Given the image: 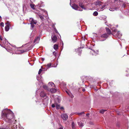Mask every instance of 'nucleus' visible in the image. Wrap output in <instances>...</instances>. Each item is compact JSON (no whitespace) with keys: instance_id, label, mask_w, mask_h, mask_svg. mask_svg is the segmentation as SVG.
Wrapping results in <instances>:
<instances>
[{"instance_id":"1","label":"nucleus","mask_w":129,"mask_h":129,"mask_svg":"<svg viewBox=\"0 0 129 129\" xmlns=\"http://www.w3.org/2000/svg\"><path fill=\"white\" fill-rule=\"evenodd\" d=\"M12 114L13 112L10 110L6 109L2 111L1 116L3 119L6 121H9L12 116Z\"/></svg>"},{"instance_id":"2","label":"nucleus","mask_w":129,"mask_h":129,"mask_svg":"<svg viewBox=\"0 0 129 129\" xmlns=\"http://www.w3.org/2000/svg\"><path fill=\"white\" fill-rule=\"evenodd\" d=\"M61 117L63 120H66L68 118V116L66 114H63L61 115Z\"/></svg>"},{"instance_id":"3","label":"nucleus","mask_w":129,"mask_h":129,"mask_svg":"<svg viewBox=\"0 0 129 129\" xmlns=\"http://www.w3.org/2000/svg\"><path fill=\"white\" fill-rule=\"evenodd\" d=\"M108 37V35L107 34H104L102 35L101 36L100 39L102 38L105 39H104L103 40H101V41H104L105 40V39Z\"/></svg>"},{"instance_id":"4","label":"nucleus","mask_w":129,"mask_h":129,"mask_svg":"<svg viewBox=\"0 0 129 129\" xmlns=\"http://www.w3.org/2000/svg\"><path fill=\"white\" fill-rule=\"evenodd\" d=\"M57 38L55 35H54L52 36L51 37V39L53 43H55L56 42Z\"/></svg>"},{"instance_id":"5","label":"nucleus","mask_w":129,"mask_h":129,"mask_svg":"<svg viewBox=\"0 0 129 129\" xmlns=\"http://www.w3.org/2000/svg\"><path fill=\"white\" fill-rule=\"evenodd\" d=\"M29 21L30 22V24H36L37 23L36 20H34L33 18H30L29 19Z\"/></svg>"},{"instance_id":"6","label":"nucleus","mask_w":129,"mask_h":129,"mask_svg":"<svg viewBox=\"0 0 129 129\" xmlns=\"http://www.w3.org/2000/svg\"><path fill=\"white\" fill-rule=\"evenodd\" d=\"M40 40V38L39 37H37L35 38L34 41V42L36 44L38 43Z\"/></svg>"},{"instance_id":"7","label":"nucleus","mask_w":129,"mask_h":129,"mask_svg":"<svg viewBox=\"0 0 129 129\" xmlns=\"http://www.w3.org/2000/svg\"><path fill=\"white\" fill-rule=\"evenodd\" d=\"M72 7L73 9L75 10H79L78 9L79 8V7L78 5L76 4L73 5L72 6Z\"/></svg>"},{"instance_id":"8","label":"nucleus","mask_w":129,"mask_h":129,"mask_svg":"<svg viewBox=\"0 0 129 129\" xmlns=\"http://www.w3.org/2000/svg\"><path fill=\"white\" fill-rule=\"evenodd\" d=\"M79 6L82 9H83L84 10L86 9V8L85 7L84 5H83V3L81 2H80L79 3Z\"/></svg>"},{"instance_id":"9","label":"nucleus","mask_w":129,"mask_h":129,"mask_svg":"<svg viewBox=\"0 0 129 129\" xmlns=\"http://www.w3.org/2000/svg\"><path fill=\"white\" fill-rule=\"evenodd\" d=\"M10 24L8 23V24L5 27V30L6 31H8L10 29Z\"/></svg>"},{"instance_id":"10","label":"nucleus","mask_w":129,"mask_h":129,"mask_svg":"<svg viewBox=\"0 0 129 129\" xmlns=\"http://www.w3.org/2000/svg\"><path fill=\"white\" fill-rule=\"evenodd\" d=\"M105 6L106 5H103L101 8H100L97 11H102L103 10L105 9Z\"/></svg>"},{"instance_id":"11","label":"nucleus","mask_w":129,"mask_h":129,"mask_svg":"<svg viewBox=\"0 0 129 129\" xmlns=\"http://www.w3.org/2000/svg\"><path fill=\"white\" fill-rule=\"evenodd\" d=\"M106 30L107 32V34L108 35H110L111 34V30L108 27L106 28Z\"/></svg>"},{"instance_id":"12","label":"nucleus","mask_w":129,"mask_h":129,"mask_svg":"<svg viewBox=\"0 0 129 129\" xmlns=\"http://www.w3.org/2000/svg\"><path fill=\"white\" fill-rule=\"evenodd\" d=\"M46 95L44 91H42L40 93V96L42 97H44Z\"/></svg>"},{"instance_id":"13","label":"nucleus","mask_w":129,"mask_h":129,"mask_svg":"<svg viewBox=\"0 0 129 129\" xmlns=\"http://www.w3.org/2000/svg\"><path fill=\"white\" fill-rule=\"evenodd\" d=\"M50 90L51 92L52 93H55L56 91V89L53 87L50 89Z\"/></svg>"},{"instance_id":"14","label":"nucleus","mask_w":129,"mask_h":129,"mask_svg":"<svg viewBox=\"0 0 129 129\" xmlns=\"http://www.w3.org/2000/svg\"><path fill=\"white\" fill-rule=\"evenodd\" d=\"M48 85L49 86L51 85V86H52L53 87L55 86L53 82H49L48 84Z\"/></svg>"},{"instance_id":"15","label":"nucleus","mask_w":129,"mask_h":129,"mask_svg":"<svg viewBox=\"0 0 129 129\" xmlns=\"http://www.w3.org/2000/svg\"><path fill=\"white\" fill-rule=\"evenodd\" d=\"M53 48L54 49H55V50H56L57 49H58V45L57 44H55L53 45Z\"/></svg>"},{"instance_id":"16","label":"nucleus","mask_w":129,"mask_h":129,"mask_svg":"<svg viewBox=\"0 0 129 129\" xmlns=\"http://www.w3.org/2000/svg\"><path fill=\"white\" fill-rule=\"evenodd\" d=\"M66 92L71 98H73L74 97L73 95L71 93L68 92L67 91H66Z\"/></svg>"},{"instance_id":"17","label":"nucleus","mask_w":129,"mask_h":129,"mask_svg":"<svg viewBox=\"0 0 129 129\" xmlns=\"http://www.w3.org/2000/svg\"><path fill=\"white\" fill-rule=\"evenodd\" d=\"M72 126L73 129H75V124L73 121L72 122Z\"/></svg>"},{"instance_id":"18","label":"nucleus","mask_w":129,"mask_h":129,"mask_svg":"<svg viewBox=\"0 0 129 129\" xmlns=\"http://www.w3.org/2000/svg\"><path fill=\"white\" fill-rule=\"evenodd\" d=\"M78 125L80 126H81V127H82L83 126V123L81 122H79L78 123Z\"/></svg>"},{"instance_id":"19","label":"nucleus","mask_w":129,"mask_h":129,"mask_svg":"<svg viewBox=\"0 0 129 129\" xmlns=\"http://www.w3.org/2000/svg\"><path fill=\"white\" fill-rule=\"evenodd\" d=\"M30 6L31 8L33 9H35V8L34 7L35 5L33 4H30Z\"/></svg>"},{"instance_id":"20","label":"nucleus","mask_w":129,"mask_h":129,"mask_svg":"<svg viewBox=\"0 0 129 129\" xmlns=\"http://www.w3.org/2000/svg\"><path fill=\"white\" fill-rule=\"evenodd\" d=\"M55 105L56 106V108L57 109H59L60 108V105L59 104H55Z\"/></svg>"},{"instance_id":"21","label":"nucleus","mask_w":129,"mask_h":129,"mask_svg":"<svg viewBox=\"0 0 129 129\" xmlns=\"http://www.w3.org/2000/svg\"><path fill=\"white\" fill-rule=\"evenodd\" d=\"M106 110H104L103 109H102L100 111V113H101L103 114L104 113L105 111H106Z\"/></svg>"},{"instance_id":"22","label":"nucleus","mask_w":129,"mask_h":129,"mask_svg":"<svg viewBox=\"0 0 129 129\" xmlns=\"http://www.w3.org/2000/svg\"><path fill=\"white\" fill-rule=\"evenodd\" d=\"M98 14V13L96 11H95L93 13V15L94 16H96Z\"/></svg>"},{"instance_id":"23","label":"nucleus","mask_w":129,"mask_h":129,"mask_svg":"<svg viewBox=\"0 0 129 129\" xmlns=\"http://www.w3.org/2000/svg\"><path fill=\"white\" fill-rule=\"evenodd\" d=\"M38 15L42 20H44V17L42 16L41 15Z\"/></svg>"},{"instance_id":"24","label":"nucleus","mask_w":129,"mask_h":129,"mask_svg":"<svg viewBox=\"0 0 129 129\" xmlns=\"http://www.w3.org/2000/svg\"><path fill=\"white\" fill-rule=\"evenodd\" d=\"M43 88L47 90H48V88L47 87V86L45 85H44L43 86Z\"/></svg>"},{"instance_id":"25","label":"nucleus","mask_w":129,"mask_h":129,"mask_svg":"<svg viewBox=\"0 0 129 129\" xmlns=\"http://www.w3.org/2000/svg\"><path fill=\"white\" fill-rule=\"evenodd\" d=\"M28 51V50L27 49H24V50H21V52H26V51Z\"/></svg>"},{"instance_id":"26","label":"nucleus","mask_w":129,"mask_h":129,"mask_svg":"<svg viewBox=\"0 0 129 129\" xmlns=\"http://www.w3.org/2000/svg\"><path fill=\"white\" fill-rule=\"evenodd\" d=\"M51 63H49L47 65L48 68H49L51 66Z\"/></svg>"},{"instance_id":"27","label":"nucleus","mask_w":129,"mask_h":129,"mask_svg":"<svg viewBox=\"0 0 129 129\" xmlns=\"http://www.w3.org/2000/svg\"><path fill=\"white\" fill-rule=\"evenodd\" d=\"M42 71V70L41 69H40L38 73V74H40Z\"/></svg>"},{"instance_id":"28","label":"nucleus","mask_w":129,"mask_h":129,"mask_svg":"<svg viewBox=\"0 0 129 129\" xmlns=\"http://www.w3.org/2000/svg\"><path fill=\"white\" fill-rule=\"evenodd\" d=\"M53 54L55 56H56L57 55V52L55 51H54L53 52Z\"/></svg>"},{"instance_id":"29","label":"nucleus","mask_w":129,"mask_h":129,"mask_svg":"<svg viewBox=\"0 0 129 129\" xmlns=\"http://www.w3.org/2000/svg\"><path fill=\"white\" fill-rule=\"evenodd\" d=\"M115 10V9L114 8H111L109 9V10L110 11H114Z\"/></svg>"},{"instance_id":"30","label":"nucleus","mask_w":129,"mask_h":129,"mask_svg":"<svg viewBox=\"0 0 129 129\" xmlns=\"http://www.w3.org/2000/svg\"><path fill=\"white\" fill-rule=\"evenodd\" d=\"M84 112H83L79 113H78V115H80L83 114H84Z\"/></svg>"},{"instance_id":"31","label":"nucleus","mask_w":129,"mask_h":129,"mask_svg":"<svg viewBox=\"0 0 129 129\" xmlns=\"http://www.w3.org/2000/svg\"><path fill=\"white\" fill-rule=\"evenodd\" d=\"M0 25L1 26H4V23L3 22H2L0 23Z\"/></svg>"},{"instance_id":"32","label":"nucleus","mask_w":129,"mask_h":129,"mask_svg":"<svg viewBox=\"0 0 129 129\" xmlns=\"http://www.w3.org/2000/svg\"><path fill=\"white\" fill-rule=\"evenodd\" d=\"M55 105L54 104H52V108H54L55 107Z\"/></svg>"},{"instance_id":"33","label":"nucleus","mask_w":129,"mask_h":129,"mask_svg":"<svg viewBox=\"0 0 129 129\" xmlns=\"http://www.w3.org/2000/svg\"><path fill=\"white\" fill-rule=\"evenodd\" d=\"M31 27L32 28H33L35 26V25H34V24H31Z\"/></svg>"},{"instance_id":"34","label":"nucleus","mask_w":129,"mask_h":129,"mask_svg":"<svg viewBox=\"0 0 129 129\" xmlns=\"http://www.w3.org/2000/svg\"><path fill=\"white\" fill-rule=\"evenodd\" d=\"M60 126H61V127L59 129H63V126H62L61 125H60Z\"/></svg>"},{"instance_id":"35","label":"nucleus","mask_w":129,"mask_h":129,"mask_svg":"<svg viewBox=\"0 0 129 129\" xmlns=\"http://www.w3.org/2000/svg\"><path fill=\"white\" fill-rule=\"evenodd\" d=\"M0 40L1 41H2L3 40L2 37L1 36H0Z\"/></svg>"},{"instance_id":"36","label":"nucleus","mask_w":129,"mask_h":129,"mask_svg":"<svg viewBox=\"0 0 129 129\" xmlns=\"http://www.w3.org/2000/svg\"><path fill=\"white\" fill-rule=\"evenodd\" d=\"M61 110H62V109H64V108L63 107H60V108H59Z\"/></svg>"},{"instance_id":"37","label":"nucleus","mask_w":129,"mask_h":129,"mask_svg":"<svg viewBox=\"0 0 129 129\" xmlns=\"http://www.w3.org/2000/svg\"><path fill=\"white\" fill-rule=\"evenodd\" d=\"M93 52H94L93 54V52H91V53H92V55H95V53L93 51Z\"/></svg>"},{"instance_id":"38","label":"nucleus","mask_w":129,"mask_h":129,"mask_svg":"<svg viewBox=\"0 0 129 129\" xmlns=\"http://www.w3.org/2000/svg\"><path fill=\"white\" fill-rule=\"evenodd\" d=\"M85 90L84 88V89H82V91L83 92L85 91Z\"/></svg>"},{"instance_id":"39","label":"nucleus","mask_w":129,"mask_h":129,"mask_svg":"<svg viewBox=\"0 0 129 129\" xmlns=\"http://www.w3.org/2000/svg\"><path fill=\"white\" fill-rule=\"evenodd\" d=\"M89 115V113H87L86 114V116H88Z\"/></svg>"},{"instance_id":"40","label":"nucleus","mask_w":129,"mask_h":129,"mask_svg":"<svg viewBox=\"0 0 129 129\" xmlns=\"http://www.w3.org/2000/svg\"><path fill=\"white\" fill-rule=\"evenodd\" d=\"M123 6H124V7H125V4H123Z\"/></svg>"},{"instance_id":"41","label":"nucleus","mask_w":129,"mask_h":129,"mask_svg":"<svg viewBox=\"0 0 129 129\" xmlns=\"http://www.w3.org/2000/svg\"><path fill=\"white\" fill-rule=\"evenodd\" d=\"M0 129H5V128H0Z\"/></svg>"},{"instance_id":"42","label":"nucleus","mask_w":129,"mask_h":129,"mask_svg":"<svg viewBox=\"0 0 129 129\" xmlns=\"http://www.w3.org/2000/svg\"><path fill=\"white\" fill-rule=\"evenodd\" d=\"M2 18L0 16V19H1Z\"/></svg>"},{"instance_id":"43","label":"nucleus","mask_w":129,"mask_h":129,"mask_svg":"<svg viewBox=\"0 0 129 129\" xmlns=\"http://www.w3.org/2000/svg\"><path fill=\"white\" fill-rule=\"evenodd\" d=\"M56 33H58L57 31H56Z\"/></svg>"},{"instance_id":"44","label":"nucleus","mask_w":129,"mask_h":129,"mask_svg":"<svg viewBox=\"0 0 129 129\" xmlns=\"http://www.w3.org/2000/svg\"><path fill=\"white\" fill-rule=\"evenodd\" d=\"M80 11H82V10H79Z\"/></svg>"}]
</instances>
